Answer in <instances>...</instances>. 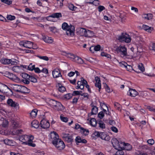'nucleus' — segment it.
Returning a JSON list of instances; mask_svg holds the SVG:
<instances>
[{"instance_id": "obj_1", "label": "nucleus", "mask_w": 155, "mask_h": 155, "mask_svg": "<svg viewBox=\"0 0 155 155\" xmlns=\"http://www.w3.org/2000/svg\"><path fill=\"white\" fill-rule=\"evenodd\" d=\"M19 140L23 143L28 145L29 146L35 147L36 144L33 143L32 140L34 139V137L32 136H28L26 135L20 136L19 137Z\"/></svg>"}, {"instance_id": "obj_2", "label": "nucleus", "mask_w": 155, "mask_h": 155, "mask_svg": "<svg viewBox=\"0 0 155 155\" xmlns=\"http://www.w3.org/2000/svg\"><path fill=\"white\" fill-rule=\"evenodd\" d=\"M62 28L63 30L66 31V34L68 35L71 36L74 35V26L71 25L69 26L67 23L64 22L62 25Z\"/></svg>"}, {"instance_id": "obj_3", "label": "nucleus", "mask_w": 155, "mask_h": 155, "mask_svg": "<svg viewBox=\"0 0 155 155\" xmlns=\"http://www.w3.org/2000/svg\"><path fill=\"white\" fill-rule=\"evenodd\" d=\"M117 39L120 42L124 41L127 43L130 42L131 38L128 34L122 33L120 35L117 36Z\"/></svg>"}, {"instance_id": "obj_4", "label": "nucleus", "mask_w": 155, "mask_h": 155, "mask_svg": "<svg viewBox=\"0 0 155 155\" xmlns=\"http://www.w3.org/2000/svg\"><path fill=\"white\" fill-rule=\"evenodd\" d=\"M16 88L15 90L17 92H20L23 94L28 93L30 90L25 86L15 85Z\"/></svg>"}, {"instance_id": "obj_5", "label": "nucleus", "mask_w": 155, "mask_h": 155, "mask_svg": "<svg viewBox=\"0 0 155 155\" xmlns=\"http://www.w3.org/2000/svg\"><path fill=\"white\" fill-rule=\"evenodd\" d=\"M116 51L119 53L122 57L127 55V49L124 46L120 45L116 48Z\"/></svg>"}, {"instance_id": "obj_6", "label": "nucleus", "mask_w": 155, "mask_h": 155, "mask_svg": "<svg viewBox=\"0 0 155 155\" xmlns=\"http://www.w3.org/2000/svg\"><path fill=\"white\" fill-rule=\"evenodd\" d=\"M53 144L58 150H63L65 147L64 142L60 139L57 140V141H54Z\"/></svg>"}, {"instance_id": "obj_7", "label": "nucleus", "mask_w": 155, "mask_h": 155, "mask_svg": "<svg viewBox=\"0 0 155 155\" xmlns=\"http://www.w3.org/2000/svg\"><path fill=\"white\" fill-rule=\"evenodd\" d=\"M63 138L68 143H72L73 141L72 136L69 134H63Z\"/></svg>"}, {"instance_id": "obj_8", "label": "nucleus", "mask_w": 155, "mask_h": 155, "mask_svg": "<svg viewBox=\"0 0 155 155\" xmlns=\"http://www.w3.org/2000/svg\"><path fill=\"white\" fill-rule=\"evenodd\" d=\"M21 76L22 78V79L21 80V81L25 84H29V78L30 77V75L26 73H24L21 74Z\"/></svg>"}, {"instance_id": "obj_9", "label": "nucleus", "mask_w": 155, "mask_h": 155, "mask_svg": "<svg viewBox=\"0 0 155 155\" xmlns=\"http://www.w3.org/2000/svg\"><path fill=\"white\" fill-rule=\"evenodd\" d=\"M49 137L51 139L53 144L54 141H57V140L59 139L58 134L56 132L54 131L51 132L49 135Z\"/></svg>"}, {"instance_id": "obj_10", "label": "nucleus", "mask_w": 155, "mask_h": 155, "mask_svg": "<svg viewBox=\"0 0 155 155\" xmlns=\"http://www.w3.org/2000/svg\"><path fill=\"white\" fill-rule=\"evenodd\" d=\"M6 75L7 77L13 81L16 82L19 81L20 80L17 76L10 72H7Z\"/></svg>"}, {"instance_id": "obj_11", "label": "nucleus", "mask_w": 155, "mask_h": 155, "mask_svg": "<svg viewBox=\"0 0 155 155\" xmlns=\"http://www.w3.org/2000/svg\"><path fill=\"white\" fill-rule=\"evenodd\" d=\"M41 127L44 129L48 128L50 126V124L48 120L43 119L40 122Z\"/></svg>"}, {"instance_id": "obj_12", "label": "nucleus", "mask_w": 155, "mask_h": 155, "mask_svg": "<svg viewBox=\"0 0 155 155\" xmlns=\"http://www.w3.org/2000/svg\"><path fill=\"white\" fill-rule=\"evenodd\" d=\"M95 80L96 81L95 84V86L98 88V91H100L101 88V84L100 78L98 76H96L95 78Z\"/></svg>"}, {"instance_id": "obj_13", "label": "nucleus", "mask_w": 155, "mask_h": 155, "mask_svg": "<svg viewBox=\"0 0 155 155\" xmlns=\"http://www.w3.org/2000/svg\"><path fill=\"white\" fill-rule=\"evenodd\" d=\"M52 75L54 78H57L59 77H62L60 71L58 69H55L53 71Z\"/></svg>"}, {"instance_id": "obj_14", "label": "nucleus", "mask_w": 155, "mask_h": 155, "mask_svg": "<svg viewBox=\"0 0 155 155\" xmlns=\"http://www.w3.org/2000/svg\"><path fill=\"white\" fill-rule=\"evenodd\" d=\"M119 141L115 138H113L111 140V143L113 147L116 150L118 148Z\"/></svg>"}, {"instance_id": "obj_15", "label": "nucleus", "mask_w": 155, "mask_h": 155, "mask_svg": "<svg viewBox=\"0 0 155 155\" xmlns=\"http://www.w3.org/2000/svg\"><path fill=\"white\" fill-rule=\"evenodd\" d=\"M127 94L131 97H135L138 95V93L135 89L130 88L127 92Z\"/></svg>"}, {"instance_id": "obj_16", "label": "nucleus", "mask_w": 155, "mask_h": 155, "mask_svg": "<svg viewBox=\"0 0 155 155\" xmlns=\"http://www.w3.org/2000/svg\"><path fill=\"white\" fill-rule=\"evenodd\" d=\"M43 40L46 43H51L53 41V40L51 37L47 36L42 35Z\"/></svg>"}, {"instance_id": "obj_17", "label": "nucleus", "mask_w": 155, "mask_h": 155, "mask_svg": "<svg viewBox=\"0 0 155 155\" xmlns=\"http://www.w3.org/2000/svg\"><path fill=\"white\" fill-rule=\"evenodd\" d=\"M75 140L77 145L80 143H87V141L85 139H81L80 136L77 137Z\"/></svg>"}, {"instance_id": "obj_18", "label": "nucleus", "mask_w": 155, "mask_h": 155, "mask_svg": "<svg viewBox=\"0 0 155 155\" xmlns=\"http://www.w3.org/2000/svg\"><path fill=\"white\" fill-rule=\"evenodd\" d=\"M7 103L9 105L14 107L18 105V103L13 101V100L11 99H8L7 101Z\"/></svg>"}, {"instance_id": "obj_19", "label": "nucleus", "mask_w": 155, "mask_h": 155, "mask_svg": "<svg viewBox=\"0 0 155 155\" xmlns=\"http://www.w3.org/2000/svg\"><path fill=\"white\" fill-rule=\"evenodd\" d=\"M100 137L102 140L108 141L110 140V137L108 135H107L105 133L102 132L100 133Z\"/></svg>"}, {"instance_id": "obj_20", "label": "nucleus", "mask_w": 155, "mask_h": 155, "mask_svg": "<svg viewBox=\"0 0 155 155\" xmlns=\"http://www.w3.org/2000/svg\"><path fill=\"white\" fill-rule=\"evenodd\" d=\"M94 35V33L93 31L87 30L85 34L84 35V36L86 37L91 38Z\"/></svg>"}, {"instance_id": "obj_21", "label": "nucleus", "mask_w": 155, "mask_h": 155, "mask_svg": "<svg viewBox=\"0 0 155 155\" xmlns=\"http://www.w3.org/2000/svg\"><path fill=\"white\" fill-rule=\"evenodd\" d=\"M4 141L5 144L10 146H14L15 143L13 140L7 139L4 140Z\"/></svg>"}, {"instance_id": "obj_22", "label": "nucleus", "mask_w": 155, "mask_h": 155, "mask_svg": "<svg viewBox=\"0 0 155 155\" xmlns=\"http://www.w3.org/2000/svg\"><path fill=\"white\" fill-rule=\"evenodd\" d=\"M25 47L28 48H32L34 49H36L35 48H33V43L31 41H25Z\"/></svg>"}, {"instance_id": "obj_23", "label": "nucleus", "mask_w": 155, "mask_h": 155, "mask_svg": "<svg viewBox=\"0 0 155 155\" xmlns=\"http://www.w3.org/2000/svg\"><path fill=\"white\" fill-rule=\"evenodd\" d=\"M54 108L58 111H62L64 110V107L60 102H59L57 107H56Z\"/></svg>"}, {"instance_id": "obj_24", "label": "nucleus", "mask_w": 155, "mask_h": 155, "mask_svg": "<svg viewBox=\"0 0 155 155\" xmlns=\"http://www.w3.org/2000/svg\"><path fill=\"white\" fill-rule=\"evenodd\" d=\"M143 18L147 20L152 19L153 17V15L151 14H144L142 15Z\"/></svg>"}, {"instance_id": "obj_25", "label": "nucleus", "mask_w": 155, "mask_h": 155, "mask_svg": "<svg viewBox=\"0 0 155 155\" xmlns=\"http://www.w3.org/2000/svg\"><path fill=\"white\" fill-rule=\"evenodd\" d=\"M58 90L61 92H63L66 90L65 87L61 85L60 83H58Z\"/></svg>"}, {"instance_id": "obj_26", "label": "nucleus", "mask_w": 155, "mask_h": 155, "mask_svg": "<svg viewBox=\"0 0 155 155\" xmlns=\"http://www.w3.org/2000/svg\"><path fill=\"white\" fill-rule=\"evenodd\" d=\"M74 59H75V61L78 63L82 64L84 62L83 60L78 56L75 57L74 56Z\"/></svg>"}, {"instance_id": "obj_27", "label": "nucleus", "mask_w": 155, "mask_h": 155, "mask_svg": "<svg viewBox=\"0 0 155 155\" xmlns=\"http://www.w3.org/2000/svg\"><path fill=\"white\" fill-rule=\"evenodd\" d=\"M143 28L145 31L150 32L153 29V28L151 27H150L148 26L144 25L143 26Z\"/></svg>"}, {"instance_id": "obj_28", "label": "nucleus", "mask_w": 155, "mask_h": 155, "mask_svg": "<svg viewBox=\"0 0 155 155\" xmlns=\"http://www.w3.org/2000/svg\"><path fill=\"white\" fill-rule=\"evenodd\" d=\"M19 62L18 61L16 60L15 59L12 58L10 59V61L9 62V64H11V65H17Z\"/></svg>"}, {"instance_id": "obj_29", "label": "nucleus", "mask_w": 155, "mask_h": 155, "mask_svg": "<svg viewBox=\"0 0 155 155\" xmlns=\"http://www.w3.org/2000/svg\"><path fill=\"white\" fill-rule=\"evenodd\" d=\"M31 125L35 128H38L39 127L38 122L37 120H34L31 123Z\"/></svg>"}, {"instance_id": "obj_30", "label": "nucleus", "mask_w": 155, "mask_h": 155, "mask_svg": "<svg viewBox=\"0 0 155 155\" xmlns=\"http://www.w3.org/2000/svg\"><path fill=\"white\" fill-rule=\"evenodd\" d=\"M126 144V143L124 142H119V144L118 145V149L117 150H123L124 149V148L125 146V145Z\"/></svg>"}, {"instance_id": "obj_31", "label": "nucleus", "mask_w": 155, "mask_h": 155, "mask_svg": "<svg viewBox=\"0 0 155 155\" xmlns=\"http://www.w3.org/2000/svg\"><path fill=\"white\" fill-rule=\"evenodd\" d=\"M90 123L91 125L93 127H95L97 125V121L94 118H92L90 121Z\"/></svg>"}, {"instance_id": "obj_32", "label": "nucleus", "mask_w": 155, "mask_h": 155, "mask_svg": "<svg viewBox=\"0 0 155 155\" xmlns=\"http://www.w3.org/2000/svg\"><path fill=\"white\" fill-rule=\"evenodd\" d=\"M59 102H58L54 100H51L50 101V104L54 108L58 104Z\"/></svg>"}, {"instance_id": "obj_33", "label": "nucleus", "mask_w": 155, "mask_h": 155, "mask_svg": "<svg viewBox=\"0 0 155 155\" xmlns=\"http://www.w3.org/2000/svg\"><path fill=\"white\" fill-rule=\"evenodd\" d=\"M1 63L4 64H9L10 59L7 58H2L1 59Z\"/></svg>"}, {"instance_id": "obj_34", "label": "nucleus", "mask_w": 155, "mask_h": 155, "mask_svg": "<svg viewBox=\"0 0 155 155\" xmlns=\"http://www.w3.org/2000/svg\"><path fill=\"white\" fill-rule=\"evenodd\" d=\"M37 111L38 110L36 109L33 110L30 113V115L32 118L35 117L37 115Z\"/></svg>"}, {"instance_id": "obj_35", "label": "nucleus", "mask_w": 155, "mask_h": 155, "mask_svg": "<svg viewBox=\"0 0 155 155\" xmlns=\"http://www.w3.org/2000/svg\"><path fill=\"white\" fill-rule=\"evenodd\" d=\"M73 96L72 94L68 93L64 95L63 98L66 100H69L71 99Z\"/></svg>"}, {"instance_id": "obj_36", "label": "nucleus", "mask_w": 155, "mask_h": 155, "mask_svg": "<svg viewBox=\"0 0 155 155\" xmlns=\"http://www.w3.org/2000/svg\"><path fill=\"white\" fill-rule=\"evenodd\" d=\"M52 16L53 18H59L62 17L61 14V13H55L52 14Z\"/></svg>"}, {"instance_id": "obj_37", "label": "nucleus", "mask_w": 155, "mask_h": 155, "mask_svg": "<svg viewBox=\"0 0 155 155\" xmlns=\"http://www.w3.org/2000/svg\"><path fill=\"white\" fill-rule=\"evenodd\" d=\"M98 110V108L97 107H94L91 110V114H96L97 113Z\"/></svg>"}, {"instance_id": "obj_38", "label": "nucleus", "mask_w": 155, "mask_h": 155, "mask_svg": "<svg viewBox=\"0 0 155 155\" xmlns=\"http://www.w3.org/2000/svg\"><path fill=\"white\" fill-rule=\"evenodd\" d=\"M68 7L69 9L72 11H75L77 8L76 7L71 4H69Z\"/></svg>"}, {"instance_id": "obj_39", "label": "nucleus", "mask_w": 155, "mask_h": 155, "mask_svg": "<svg viewBox=\"0 0 155 155\" xmlns=\"http://www.w3.org/2000/svg\"><path fill=\"white\" fill-rule=\"evenodd\" d=\"M30 77L29 78V80L31 82L36 83L37 82V80L35 77L30 75Z\"/></svg>"}, {"instance_id": "obj_40", "label": "nucleus", "mask_w": 155, "mask_h": 155, "mask_svg": "<svg viewBox=\"0 0 155 155\" xmlns=\"http://www.w3.org/2000/svg\"><path fill=\"white\" fill-rule=\"evenodd\" d=\"M80 129L81 130V131H82L85 136L87 135L89 133V131L88 130L85 129L83 127H81Z\"/></svg>"}, {"instance_id": "obj_41", "label": "nucleus", "mask_w": 155, "mask_h": 155, "mask_svg": "<svg viewBox=\"0 0 155 155\" xmlns=\"http://www.w3.org/2000/svg\"><path fill=\"white\" fill-rule=\"evenodd\" d=\"M132 148L131 145L128 143H126L124 150H130Z\"/></svg>"}, {"instance_id": "obj_42", "label": "nucleus", "mask_w": 155, "mask_h": 155, "mask_svg": "<svg viewBox=\"0 0 155 155\" xmlns=\"http://www.w3.org/2000/svg\"><path fill=\"white\" fill-rule=\"evenodd\" d=\"M98 124L99 127L101 128L104 129L105 128V125L102 121H99Z\"/></svg>"}, {"instance_id": "obj_43", "label": "nucleus", "mask_w": 155, "mask_h": 155, "mask_svg": "<svg viewBox=\"0 0 155 155\" xmlns=\"http://www.w3.org/2000/svg\"><path fill=\"white\" fill-rule=\"evenodd\" d=\"M35 67V65H32V63H31L28 66V69L29 71H32L34 69Z\"/></svg>"}, {"instance_id": "obj_44", "label": "nucleus", "mask_w": 155, "mask_h": 155, "mask_svg": "<svg viewBox=\"0 0 155 155\" xmlns=\"http://www.w3.org/2000/svg\"><path fill=\"white\" fill-rule=\"evenodd\" d=\"M118 151L116 152L115 155H124V153L123 151V150H117Z\"/></svg>"}, {"instance_id": "obj_45", "label": "nucleus", "mask_w": 155, "mask_h": 155, "mask_svg": "<svg viewBox=\"0 0 155 155\" xmlns=\"http://www.w3.org/2000/svg\"><path fill=\"white\" fill-rule=\"evenodd\" d=\"M101 55L103 57H105L108 58H111V55L110 54L104 52H101Z\"/></svg>"}, {"instance_id": "obj_46", "label": "nucleus", "mask_w": 155, "mask_h": 155, "mask_svg": "<svg viewBox=\"0 0 155 155\" xmlns=\"http://www.w3.org/2000/svg\"><path fill=\"white\" fill-rule=\"evenodd\" d=\"M8 122L6 120H4L2 124V126L4 127H6L8 125Z\"/></svg>"}, {"instance_id": "obj_47", "label": "nucleus", "mask_w": 155, "mask_h": 155, "mask_svg": "<svg viewBox=\"0 0 155 155\" xmlns=\"http://www.w3.org/2000/svg\"><path fill=\"white\" fill-rule=\"evenodd\" d=\"M15 17L14 16H12L11 15H8L7 16V18L8 20H14Z\"/></svg>"}, {"instance_id": "obj_48", "label": "nucleus", "mask_w": 155, "mask_h": 155, "mask_svg": "<svg viewBox=\"0 0 155 155\" xmlns=\"http://www.w3.org/2000/svg\"><path fill=\"white\" fill-rule=\"evenodd\" d=\"M86 31L87 30L86 29L83 28H81L80 30L81 34L83 36H84V35H85V32H86Z\"/></svg>"}, {"instance_id": "obj_49", "label": "nucleus", "mask_w": 155, "mask_h": 155, "mask_svg": "<svg viewBox=\"0 0 155 155\" xmlns=\"http://www.w3.org/2000/svg\"><path fill=\"white\" fill-rule=\"evenodd\" d=\"M60 119L61 120L63 121L67 122H68V118L66 117H64L62 116V115H61L60 116Z\"/></svg>"}, {"instance_id": "obj_50", "label": "nucleus", "mask_w": 155, "mask_h": 155, "mask_svg": "<svg viewBox=\"0 0 155 155\" xmlns=\"http://www.w3.org/2000/svg\"><path fill=\"white\" fill-rule=\"evenodd\" d=\"M1 1L2 2L8 5L11 4L12 3L11 0H1Z\"/></svg>"}, {"instance_id": "obj_51", "label": "nucleus", "mask_w": 155, "mask_h": 155, "mask_svg": "<svg viewBox=\"0 0 155 155\" xmlns=\"http://www.w3.org/2000/svg\"><path fill=\"white\" fill-rule=\"evenodd\" d=\"M104 113L103 111L100 112L98 114V117L100 119H102L104 117Z\"/></svg>"}, {"instance_id": "obj_52", "label": "nucleus", "mask_w": 155, "mask_h": 155, "mask_svg": "<svg viewBox=\"0 0 155 155\" xmlns=\"http://www.w3.org/2000/svg\"><path fill=\"white\" fill-rule=\"evenodd\" d=\"M37 57L40 59H42L44 60L47 61H48L49 60L47 56H41L39 55H38L37 56Z\"/></svg>"}, {"instance_id": "obj_53", "label": "nucleus", "mask_w": 155, "mask_h": 155, "mask_svg": "<svg viewBox=\"0 0 155 155\" xmlns=\"http://www.w3.org/2000/svg\"><path fill=\"white\" fill-rule=\"evenodd\" d=\"M19 68L18 66H15L12 67V70L14 72H17L18 71Z\"/></svg>"}, {"instance_id": "obj_54", "label": "nucleus", "mask_w": 155, "mask_h": 155, "mask_svg": "<svg viewBox=\"0 0 155 155\" xmlns=\"http://www.w3.org/2000/svg\"><path fill=\"white\" fill-rule=\"evenodd\" d=\"M149 49L150 50L155 51V43H152L150 45Z\"/></svg>"}, {"instance_id": "obj_55", "label": "nucleus", "mask_w": 155, "mask_h": 155, "mask_svg": "<svg viewBox=\"0 0 155 155\" xmlns=\"http://www.w3.org/2000/svg\"><path fill=\"white\" fill-rule=\"evenodd\" d=\"M138 68L141 71L143 72L144 70V68L142 64H139L138 66Z\"/></svg>"}, {"instance_id": "obj_56", "label": "nucleus", "mask_w": 155, "mask_h": 155, "mask_svg": "<svg viewBox=\"0 0 155 155\" xmlns=\"http://www.w3.org/2000/svg\"><path fill=\"white\" fill-rule=\"evenodd\" d=\"M114 107L116 108L118 110H120V105L118 103H115L114 104Z\"/></svg>"}, {"instance_id": "obj_57", "label": "nucleus", "mask_w": 155, "mask_h": 155, "mask_svg": "<svg viewBox=\"0 0 155 155\" xmlns=\"http://www.w3.org/2000/svg\"><path fill=\"white\" fill-rule=\"evenodd\" d=\"M98 11L99 12H101L105 9V7L102 5H99L98 7Z\"/></svg>"}, {"instance_id": "obj_58", "label": "nucleus", "mask_w": 155, "mask_h": 155, "mask_svg": "<svg viewBox=\"0 0 155 155\" xmlns=\"http://www.w3.org/2000/svg\"><path fill=\"white\" fill-rule=\"evenodd\" d=\"M147 142L149 144L153 145L154 143V141L153 139H150L147 140Z\"/></svg>"}, {"instance_id": "obj_59", "label": "nucleus", "mask_w": 155, "mask_h": 155, "mask_svg": "<svg viewBox=\"0 0 155 155\" xmlns=\"http://www.w3.org/2000/svg\"><path fill=\"white\" fill-rule=\"evenodd\" d=\"M80 92L82 93V91H73L72 94H73V95L74 96L78 95H81V94H80Z\"/></svg>"}, {"instance_id": "obj_60", "label": "nucleus", "mask_w": 155, "mask_h": 155, "mask_svg": "<svg viewBox=\"0 0 155 155\" xmlns=\"http://www.w3.org/2000/svg\"><path fill=\"white\" fill-rule=\"evenodd\" d=\"M67 57L74 59V55L73 54L71 53H68L65 55Z\"/></svg>"}, {"instance_id": "obj_61", "label": "nucleus", "mask_w": 155, "mask_h": 155, "mask_svg": "<svg viewBox=\"0 0 155 155\" xmlns=\"http://www.w3.org/2000/svg\"><path fill=\"white\" fill-rule=\"evenodd\" d=\"M93 4L95 6H97L100 4V1L98 0H94Z\"/></svg>"}, {"instance_id": "obj_62", "label": "nucleus", "mask_w": 155, "mask_h": 155, "mask_svg": "<svg viewBox=\"0 0 155 155\" xmlns=\"http://www.w3.org/2000/svg\"><path fill=\"white\" fill-rule=\"evenodd\" d=\"M101 133V132L95 131L93 135H94L95 136L97 137H100L101 135L100 133Z\"/></svg>"}, {"instance_id": "obj_63", "label": "nucleus", "mask_w": 155, "mask_h": 155, "mask_svg": "<svg viewBox=\"0 0 155 155\" xmlns=\"http://www.w3.org/2000/svg\"><path fill=\"white\" fill-rule=\"evenodd\" d=\"M111 130L114 132L117 133L118 132L117 129L115 127L112 126L111 127Z\"/></svg>"}, {"instance_id": "obj_64", "label": "nucleus", "mask_w": 155, "mask_h": 155, "mask_svg": "<svg viewBox=\"0 0 155 155\" xmlns=\"http://www.w3.org/2000/svg\"><path fill=\"white\" fill-rule=\"evenodd\" d=\"M12 126L14 129H16L18 127V124L16 122H14Z\"/></svg>"}]
</instances>
